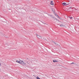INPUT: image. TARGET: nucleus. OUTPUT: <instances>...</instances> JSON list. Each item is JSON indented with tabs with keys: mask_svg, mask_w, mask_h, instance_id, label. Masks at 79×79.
I'll list each match as a JSON object with an SVG mask.
<instances>
[{
	"mask_svg": "<svg viewBox=\"0 0 79 79\" xmlns=\"http://www.w3.org/2000/svg\"><path fill=\"white\" fill-rule=\"evenodd\" d=\"M16 62H17L18 63H19V64H22V60H17V61H16Z\"/></svg>",
	"mask_w": 79,
	"mask_h": 79,
	"instance_id": "obj_1",
	"label": "nucleus"
},
{
	"mask_svg": "<svg viewBox=\"0 0 79 79\" xmlns=\"http://www.w3.org/2000/svg\"><path fill=\"white\" fill-rule=\"evenodd\" d=\"M36 36L39 39H42V37L41 36H40L39 35H38L37 34L36 35Z\"/></svg>",
	"mask_w": 79,
	"mask_h": 79,
	"instance_id": "obj_2",
	"label": "nucleus"
},
{
	"mask_svg": "<svg viewBox=\"0 0 79 79\" xmlns=\"http://www.w3.org/2000/svg\"><path fill=\"white\" fill-rule=\"evenodd\" d=\"M22 63L21 64H26V61H22Z\"/></svg>",
	"mask_w": 79,
	"mask_h": 79,
	"instance_id": "obj_3",
	"label": "nucleus"
},
{
	"mask_svg": "<svg viewBox=\"0 0 79 79\" xmlns=\"http://www.w3.org/2000/svg\"><path fill=\"white\" fill-rule=\"evenodd\" d=\"M50 5H54V3H53V1H51L50 2Z\"/></svg>",
	"mask_w": 79,
	"mask_h": 79,
	"instance_id": "obj_4",
	"label": "nucleus"
},
{
	"mask_svg": "<svg viewBox=\"0 0 79 79\" xmlns=\"http://www.w3.org/2000/svg\"><path fill=\"white\" fill-rule=\"evenodd\" d=\"M53 62H58V61L57 60H53Z\"/></svg>",
	"mask_w": 79,
	"mask_h": 79,
	"instance_id": "obj_5",
	"label": "nucleus"
},
{
	"mask_svg": "<svg viewBox=\"0 0 79 79\" xmlns=\"http://www.w3.org/2000/svg\"><path fill=\"white\" fill-rule=\"evenodd\" d=\"M60 26V27H65V26L63 24H61Z\"/></svg>",
	"mask_w": 79,
	"mask_h": 79,
	"instance_id": "obj_6",
	"label": "nucleus"
},
{
	"mask_svg": "<svg viewBox=\"0 0 79 79\" xmlns=\"http://www.w3.org/2000/svg\"><path fill=\"white\" fill-rule=\"evenodd\" d=\"M62 5L63 6H66L67 4H66V2H63L62 3Z\"/></svg>",
	"mask_w": 79,
	"mask_h": 79,
	"instance_id": "obj_7",
	"label": "nucleus"
},
{
	"mask_svg": "<svg viewBox=\"0 0 79 79\" xmlns=\"http://www.w3.org/2000/svg\"><path fill=\"white\" fill-rule=\"evenodd\" d=\"M37 79H40L39 77H36Z\"/></svg>",
	"mask_w": 79,
	"mask_h": 79,
	"instance_id": "obj_8",
	"label": "nucleus"
},
{
	"mask_svg": "<svg viewBox=\"0 0 79 79\" xmlns=\"http://www.w3.org/2000/svg\"><path fill=\"white\" fill-rule=\"evenodd\" d=\"M72 64H74V63L73 62L72 63Z\"/></svg>",
	"mask_w": 79,
	"mask_h": 79,
	"instance_id": "obj_9",
	"label": "nucleus"
},
{
	"mask_svg": "<svg viewBox=\"0 0 79 79\" xmlns=\"http://www.w3.org/2000/svg\"><path fill=\"white\" fill-rule=\"evenodd\" d=\"M72 17L70 18V19H72Z\"/></svg>",
	"mask_w": 79,
	"mask_h": 79,
	"instance_id": "obj_10",
	"label": "nucleus"
},
{
	"mask_svg": "<svg viewBox=\"0 0 79 79\" xmlns=\"http://www.w3.org/2000/svg\"><path fill=\"white\" fill-rule=\"evenodd\" d=\"M71 8V7H70L69 8Z\"/></svg>",
	"mask_w": 79,
	"mask_h": 79,
	"instance_id": "obj_11",
	"label": "nucleus"
},
{
	"mask_svg": "<svg viewBox=\"0 0 79 79\" xmlns=\"http://www.w3.org/2000/svg\"><path fill=\"white\" fill-rule=\"evenodd\" d=\"M56 16H57V14H56V15H55Z\"/></svg>",
	"mask_w": 79,
	"mask_h": 79,
	"instance_id": "obj_12",
	"label": "nucleus"
},
{
	"mask_svg": "<svg viewBox=\"0 0 79 79\" xmlns=\"http://www.w3.org/2000/svg\"><path fill=\"white\" fill-rule=\"evenodd\" d=\"M1 63H0V65H1Z\"/></svg>",
	"mask_w": 79,
	"mask_h": 79,
	"instance_id": "obj_13",
	"label": "nucleus"
}]
</instances>
